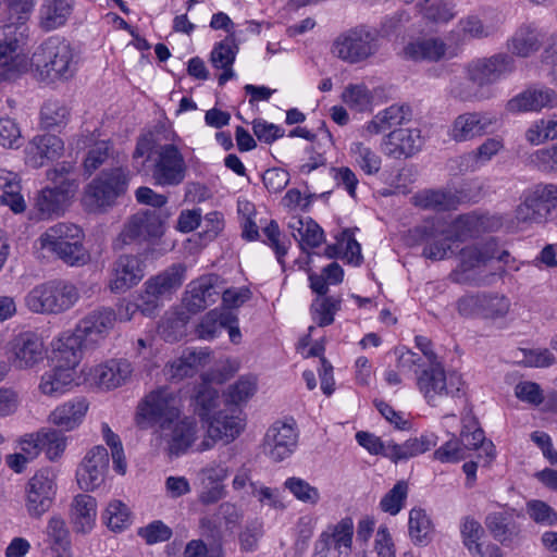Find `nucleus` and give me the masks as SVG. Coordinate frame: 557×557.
Wrapping results in <instances>:
<instances>
[{
  "mask_svg": "<svg viewBox=\"0 0 557 557\" xmlns=\"http://www.w3.org/2000/svg\"><path fill=\"white\" fill-rule=\"evenodd\" d=\"M416 347L426 358L429 366L417 375V386L432 407L447 406L465 396L463 382L456 372L446 373L430 338L418 335Z\"/></svg>",
  "mask_w": 557,
  "mask_h": 557,
  "instance_id": "f257e3e1",
  "label": "nucleus"
},
{
  "mask_svg": "<svg viewBox=\"0 0 557 557\" xmlns=\"http://www.w3.org/2000/svg\"><path fill=\"white\" fill-rule=\"evenodd\" d=\"M460 262L451 271L449 278L457 284L471 286H491L504 272L502 267H491V261L496 259L499 262H507L509 252L498 251L495 240L467 246L460 250Z\"/></svg>",
  "mask_w": 557,
  "mask_h": 557,
  "instance_id": "f03ea898",
  "label": "nucleus"
},
{
  "mask_svg": "<svg viewBox=\"0 0 557 557\" xmlns=\"http://www.w3.org/2000/svg\"><path fill=\"white\" fill-rule=\"evenodd\" d=\"M78 64V55L71 44L62 37L51 36L34 52L32 65L38 78L46 83L72 78Z\"/></svg>",
  "mask_w": 557,
  "mask_h": 557,
  "instance_id": "7ed1b4c3",
  "label": "nucleus"
},
{
  "mask_svg": "<svg viewBox=\"0 0 557 557\" xmlns=\"http://www.w3.org/2000/svg\"><path fill=\"white\" fill-rule=\"evenodd\" d=\"M117 314L113 308L99 307L88 312L72 333H64L58 342L67 349L72 362L81 360L83 350L94 349L113 329Z\"/></svg>",
  "mask_w": 557,
  "mask_h": 557,
  "instance_id": "20e7f679",
  "label": "nucleus"
},
{
  "mask_svg": "<svg viewBox=\"0 0 557 557\" xmlns=\"http://www.w3.org/2000/svg\"><path fill=\"white\" fill-rule=\"evenodd\" d=\"M145 157L154 183L160 186H177L185 177L186 165L182 152L173 144L137 141L133 153L135 160Z\"/></svg>",
  "mask_w": 557,
  "mask_h": 557,
  "instance_id": "39448f33",
  "label": "nucleus"
},
{
  "mask_svg": "<svg viewBox=\"0 0 557 557\" xmlns=\"http://www.w3.org/2000/svg\"><path fill=\"white\" fill-rule=\"evenodd\" d=\"M47 177L53 186L41 189L34 205L37 216L41 220L63 214L78 189L77 176L70 164L62 163L49 170Z\"/></svg>",
  "mask_w": 557,
  "mask_h": 557,
  "instance_id": "423d86ee",
  "label": "nucleus"
},
{
  "mask_svg": "<svg viewBox=\"0 0 557 557\" xmlns=\"http://www.w3.org/2000/svg\"><path fill=\"white\" fill-rule=\"evenodd\" d=\"M185 267L174 263L163 271L150 276L139 294L140 313L153 318L163 307L165 300L172 299L185 281Z\"/></svg>",
  "mask_w": 557,
  "mask_h": 557,
  "instance_id": "0eeeda50",
  "label": "nucleus"
},
{
  "mask_svg": "<svg viewBox=\"0 0 557 557\" xmlns=\"http://www.w3.org/2000/svg\"><path fill=\"white\" fill-rule=\"evenodd\" d=\"M78 298V290L73 284L55 280L32 288L24 304L34 313L59 314L71 309Z\"/></svg>",
  "mask_w": 557,
  "mask_h": 557,
  "instance_id": "6e6552de",
  "label": "nucleus"
},
{
  "mask_svg": "<svg viewBox=\"0 0 557 557\" xmlns=\"http://www.w3.org/2000/svg\"><path fill=\"white\" fill-rule=\"evenodd\" d=\"M182 414L181 397L168 387L150 392L138 405L136 422L140 429L168 428Z\"/></svg>",
  "mask_w": 557,
  "mask_h": 557,
  "instance_id": "1a4fd4ad",
  "label": "nucleus"
},
{
  "mask_svg": "<svg viewBox=\"0 0 557 557\" xmlns=\"http://www.w3.org/2000/svg\"><path fill=\"white\" fill-rule=\"evenodd\" d=\"M128 171L123 168L103 171L85 188L83 201L90 210L112 207L125 194L128 186Z\"/></svg>",
  "mask_w": 557,
  "mask_h": 557,
  "instance_id": "9d476101",
  "label": "nucleus"
},
{
  "mask_svg": "<svg viewBox=\"0 0 557 557\" xmlns=\"http://www.w3.org/2000/svg\"><path fill=\"white\" fill-rule=\"evenodd\" d=\"M379 32L374 27L359 25L341 34L333 44V53L348 63H358L379 50Z\"/></svg>",
  "mask_w": 557,
  "mask_h": 557,
  "instance_id": "9b49d317",
  "label": "nucleus"
},
{
  "mask_svg": "<svg viewBox=\"0 0 557 557\" xmlns=\"http://www.w3.org/2000/svg\"><path fill=\"white\" fill-rule=\"evenodd\" d=\"M8 7L10 18L12 21L0 27V62L5 64L8 59L16 53L17 49L24 44L28 26L26 20L33 11L35 0H4Z\"/></svg>",
  "mask_w": 557,
  "mask_h": 557,
  "instance_id": "f8f14e48",
  "label": "nucleus"
},
{
  "mask_svg": "<svg viewBox=\"0 0 557 557\" xmlns=\"http://www.w3.org/2000/svg\"><path fill=\"white\" fill-rule=\"evenodd\" d=\"M557 209V185L537 184L523 194V201L515 210L519 224L542 223Z\"/></svg>",
  "mask_w": 557,
  "mask_h": 557,
  "instance_id": "ddd939ff",
  "label": "nucleus"
},
{
  "mask_svg": "<svg viewBox=\"0 0 557 557\" xmlns=\"http://www.w3.org/2000/svg\"><path fill=\"white\" fill-rule=\"evenodd\" d=\"M170 216L169 210H139L125 222L120 239L125 245L159 239L164 235Z\"/></svg>",
  "mask_w": 557,
  "mask_h": 557,
  "instance_id": "4468645a",
  "label": "nucleus"
},
{
  "mask_svg": "<svg viewBox=\"0 0 557 557\" xmlns=\"http://www.w3.org/2000/svg\"><path fill=\"white\" fill-rule=\"evenodd\" d=\"M69 355L67 349L61 347V343L58 342L54 348V360L57 363L41 376L39 388L42 394L58 397L73 386L76 376L75 368L81 360L72 362V357Z\"/></svg>",
  "mask_w": 557,
  "mask_h": 557,
  "instance_id": "2eb2a0df",
  "label": "nucleus"
},
{
  "mask_svg": "<svg viewBox=\"0 0 557 557\" xmlns=\"http://www.w3.org/2000/svg\"><path fill=\"white\" fill-rule=\"evenodd\" d=\"M416 244H423L422 256L436 261L444 260L455 253L453 245L457 243L449 228L440 227L435 222H426L410 231Z\"/></svg>",
  "mask_w": 557,
  "mask_h": 557,
  "instance_id": "dca6fc26",
  "label": "nucleus"
},
{
  "mask_svg": "<svg viewBox=\"0 0 557 557\" xmlns=\"http://www.w3.org/2000/svg\"><path fill=\"white\" fill-rule=\"evenodd\" d=\"M411 116V109L407 104H393L377 113L368 124V135H386L388 139H420L419 129H403L396 126Z\"/></svg>",
  "mask_w": 557,
  "mask_h": 557,
  "instance_id": "f3484780",
  "label": "nucleus"
},
{
  "mask_svg": "<svg viewBox=\"0 0 557 557\" xmlns=\"http://www.w3.org/2000/svg\"><path fill=\"white\" fill-rule=\"evenodd\" d=\"M47 356L42 338L34 332L16 335L9 345L8 361L17 370L33 369Z\"/></svg>",
  "mask_w": 557,
  "mask_h": 557,
  "instance_id": "a211bd4d",
  "label": "nucleus"
},
{
  "mask_svg": "<svg viewBox=\"0 0 557 557\" xmlns=\"http://www.w3.org/2000/svg\"><path fill=\"white\" fill-rule=\"evenodd\" d=\"M472 184H469V189L461 187L455 193L444 190H424L418 193L414 197V205L425 209L434 210L437 212L449 211L457 209L461 202H476L480 198L481 186L474 185L476 191L472 194Z\"/></svg>",
  "mask_w": 557,
  "mask_h": 557,
  "instance_id": "6ab92c4d",
  "label": "nucleus"
},
{
  "mask_svg": "<svg viewBox=\"0 0 557 557\" xmlns=\"http://www.w3.org/2000/svg\"><path fill=\"white\" fill-rule=\"evenodd\" d=\"M298 437V431L294 422L276 421L264 435V453L275 462L283 461L296 450Z\"/></svg>",
  "mask_w": 557,
  "mask_h": 557,
  "instance_id": "aec40b11",
  "label": "nucleus"
},
{
  "mask_svg": "<svg viewBox=\"0 0 557 557\" xmlns=\"http://www.w3.org/2000/svg\"><path fill=\"white\" fill-rule=\"evenodd\" d=\"M220 294V276L216 274L203 275L187 285L183 305L189 313L195 314L213 305Z\"/></svg>",
  "mask_w": 557,
  "mask_h": 557,
  "instance_id": "412c9836",
  "label": "nucleus"
},
{
  "mask_svg": "<svg viewBox=\"0 0 557 557\" xmlns=\"http://www.w3.org/2000/svg\"><path fill=\"white\" fill-rule=\"evenodd\" d=\"M515 69L516 62L512 55L496 53L474 62L469 67V78L479 86L491 85L510 75Z\"/></svg>",
  "mask_w": 557,
  "mask_h": 557,
  "instance_id": "4be33fe9",
  "label": "nucleus"
},
{
  "mask_svg": "<svg viewBox=\"0 0 557 557\" xmlns=\"http://www.w3.org/2000/svg\"><path fill=\"white\" fill-rule=\"evenodd\" d=\"M109 461V453L106 447L96 446L91 448L76 472L79 487L84 491H94L99 487L104 481Z\"/></svg>",
  "mask_w": 557,
  "mask_h": 557,
  "instance_id": "5701e85b",
  "label": "nucleus"
},
{
  "mask_svg": "<svg viewBox=\"0 0 557 557\" xmlns=\"http://www.w3.org/2000/svg\"><path fill=\"white\" fill-rule=\"evenodd\" d=\"M159 432L169 455L178 457L185 454L196 441L197 424L193 418L180 417L175 422L169 423L168 428L159 429Z\"/></svg>",
  "mask_w": 557,
  "mask_h": 557,
  "instance_id": "b1692460",
  "label": "nucleus"
},
{
  "mask_svg": "<svg viewBox=\"0 0 557 557\" xmlns=\"http://www.w3.org/2000/svg\"><path fill=\"white\" fill-rule=\"evenodd\" d=\"M145 275V263L139 256L122 255L112 264L109 287L113 293H124L137 285Z\"/></svg>",
  "mask_w": 557,
  "mask_h": 557,
  "instance_id": "393cba45",
  "label": "nucleus"
},
{
  "mask_svg": "<svg viewBox=\"0 0 557 557\" xmlns=\"http://www.w3.org/2000/svg\"><path fill=\"white\" fill-rule=\"evenodd\" d=\"M207 423V438L198 446V451H205L213 447L218 441L225 444L234 441L243 430V421L239 417L228 414L225 411L214 413Z\"/></svg>",
  "mask_w": 557,
  "mask_h": 557,
  "instance_id": "a878e982",
  "label": "nucleus"
},
{
  "mask_svg": "<svg viewBox=\"0 0 557 557\" xmlns=\"http://www.w3.org/2000/svg\"><path fill=\"white\" fill-rule=\"evenodd\" d=\"M498 125L499 121L495 115L478 112L463 113L454 122L453 136L455 139L483 137L494 133Z\"/></svg>",
  "mask_w": 557,
  "mask_h": 557,
  "instance_id": "bb28decb",
  "label": "nucleus"
},
{
  "mask_svg": "<svg viewBox=\"0 0 557 557\" xmlns=\"http://www.w3.org/2000/svg\"><path fill=\"white\" fill-rule=\"evenodd\" d=\"M54 482L49 472H37L28 482L27 510L33 517H40L52 504Z\"/></svg>",
  "mask_w": 557,
  "mask_h": 557,
  "instance_id": "cd10ccee",
  "label": "nucleus"
},
{
  "mask_svg": "<svg viewBox=\"0 0 557 557\" xmlns=\"http://www.w3.org/2000/svg\"><path fill=\"white\" fill-rule=\"evenodd\" d=\"M459 441L466 448V454L471 450H479V457L484 458L485 463H490L495 457V446L487 441L484 431L479 426L474 417L466 416L462 418V429Z\"/></svg>",
  "mask_w": 557,
  "mask_h": 557,
  "instance_id": "c85d7f7f",
  "label": "nucleus"
},
{
  "mask_svg": "<svg viewBox=\"0 0 557 557\" xmlns=\"http://www.w3.org/2000/svg\"><path fill=\"white\" fill-rule=\"evenodd\" d=\"M84 233L79 226L69 222H59L39 237L40 247L51 253L60 250L74 240H83Z\"/></svg>",
  "mask_w": 557,
  "mask_h": 557,
  "instance_id": "c756f323",
  "label": "nucleus"
},
{
  "mask_svg": "<svg viewBox=\"0 0 557 557\" xmlns=\"http://www.w3.org/2000/svg\"><path fill=\"white\" fill-rule=\"evenodd\" d=\"M557 104V94L550 88L528 89L507 102L510 112L537 111Z\"/></svg>",
  "mask_w": 557,
  "mask_h": 557,
  "instance_id": "7c9ffc66",
  "label": "nucleus"
},
{
  "mask_svg": "<svg viewBox=\"0 0 557 557\" xmlns=\"http://www.w3.org/2000/svg\"><path fill=\"white\" fill-rule=\"evenodd\" d=\"M88 410V403L84 397H76L58 406L50 413V422L63 431L77 428L84 420Z\"/></svg>",
  "mask_w": 557,
  "mask_h": 557,
  "instance_id": "2f4dec72",
  "label": "nucleus"
},
{
  "mask_svg": "<svg viewBox=\"0 0 557 557\" xmlns=\"http://www.w3.org/2000/svg\"><path fill=\"white\" fill-rule=\"evenodd\" d=\"M132 372V366L127 360L112 359L95 368L94 379L100 387L112 389L124 384Z\"/></svg>",
  "mask_w": 557,
  "mask_h": 557,
  "instance_id": "473e14b6",
  "label": "nucleus"
},
{
  "mask_svg": "<svg viewBox=\"0 0 557 557\" xmlns=\"http://www.w3.org/2000/svg\"><path fill=\"white\" fill-rule=\"evenodd\" d=\"M438 437L432 432L422 433L419 437L407 440L403 444L391 443L387 458L394 462L408 460L430 450L437 444Z\"/></svg>",
  "mask_w": 557,
  "mask_h": 557,
  "instance_id": "72a5a7b5",
  "label": "nucleus"
},
{
  "mask_svg": "<svg viewBox=\"0 0 557 557\" xmlns=\"http://www.w3.org/2000/svg\"><path fill=\"white\" fill-rule=\"evenodd\" d=\"M448 228L457 243H463L486 232L490 228V219L475 212L461 214L451 222Z\"/></svg>",
  "mask_w": 557,
  "mask_h": 557,
  "instance_id": "f704fd0d",
  "label": "nucleus"
},
{
  "mask_svg": "<svg viewBox=\"0 0 557 557\" xmlns=\"http://www.w3.org/2000/svg\"><path fill=\"white\" fill-rule=\"evenodd\" d=\"M71 517L74 530L77 533H89L97 517V502L86 494H79L74 497L71 506Z\"/></svg>",
  "mask_w": 557,
  "mask_h": 557,
  "instance_id": "c9c22d12",
  "label": "nucleus"
},
{
  "mask_svg": "<svg viewBox=\"0 0 557 557\" xmlns=\"http://www.w3.org/2000/svg\"><path fill=\"white\" fill-rule=\"evenodd\" d=\"M74 0H44L40 8V26L52 30L65 24L72 13Z\"/></svg>",
  "mask_w": 557,
  "mask_h": 557,
  "instance_id": "e433bc0d",
  "label": "nucleus"
},
{
  "mask_svg": "<svg viewBox=\"0 0 557 557\" xmlns=\"http://www.w3.org/2000/svg\"><path fill=\"white\" fill-rule=\"evenodd\" d=\"M67 109L58 101H47L41 108V127L48 132L47 136L57 139V134L66 124ZM33 139H46L44 136H35Z\"/></svg>",
  "mask_w": 557,
  "mask_h": 557,
  "instance_id": "4c0bfd02",
  "label": "nucleus"
},
{
  "mask_svg": "<svg viewBox=\"0 0 557 557\" xmlns=\"http://www.w3.org/2000/svg\"><path fill=\"white\" fill-rule=\"evenodd\" d=\"M541 46V35L532 25L519 27L511 39L508 41V48L512 54L518 57H529L537 51Z\"/></svg>",
  "mask_w": 557,
  "mask_h": 557,
  "instance_id": "58836bf2",
  "label": "nucleus"
},
{
  "mask_svg": "<svg viewBox=\"0 0 557 557\" xmlns=\"http://www.w3.org/2000/svg\"><path fill=\"white\" fill-rule=\"evenodd\" d=\"M446 52V45L437 38L418 40L408 44L404 53L406 58L413 61L428 60L438 61Z\"/></svg>",
  "mask_w": 557,
  "mask_h": 557,
  "instance_id": "ea45409f",
  "label": "nucleus"
},
{
  "mask_svg": "<svg viewBox=\"0 0 557 557\" xmlns=\"http://www.w3.org/2000/svg\"><path fill=\"white\" fill-rule=\"evenodd\" d=\"M236 315L230 311H220L213 309L209 311L200 321L196 329V334L201 339H213L230 322H235Z\"/></svg>",
  "mask_w": 557,
  "mask_h": 557,
  "instance_id": "a19ab883",
  "label": "nucleus"
},
{
  "mask_svg": "<svg viewBox=\"0 0 557 557\" xmlns=\"http://www.w3.org/2000/svg\"><path fill=\"white\" fill-rule=\"evenodd\" d=\"M219 404V392L211 386L207 381H202L196 391L191 400L195 413L203 422L212 419L211 413L215 410Z\"/></svg>",
  "mask_w": 557,
  "mask_h": 557,
  "instance_id": "79ce46f5",
  "label": "nucleus"
},
{
  "mask_svg": "<svg viewBox=\"0 0 557 557\" xmlns=\"http://www.w3.org/2000/svg\"><path fill=\"white\" fill-rule=\"evenodd\" d=\"M64 141H29L26 147L27 163L34 168L45 165L47 160H54L59 158L64 149Z\"/></svg>",
  "mask_w": 557,
  "mask_h": 557,
  "instance_id": "37998d69",
  "label": "nucleus"
},
{
  "mask_svg": "<svg viewBox=\"0 0 557 557\" xmlns=\"http://www.w3.org/2000/svg\"><path fill=\"white\" fill-rule=\"evenodd\" d=\"M341 308L342 299L339 297H317L310 306V312L315 324L324 327L334 322V317Z\"/></svg>",
  "mask_w": 557,
  "mask_h": 557,
  "instance_id": "c03bdc74",
  "label": "nucleus"
},
{
  "mask_svg": "<svg viewBox=\"0 0 557 557\" xmlns=\"http://www.w3.org/2000/svg\"><path fill=\"white\" fill-rule=\"evenodd\" d=\"M502 148V141H484L478 148L476 152H471L459 158L457 161L459 162V171H475L481 165L490 161Z\"/></svg>",
  "mask_w": 557,
  "mask_h": 557,
  "instance_id": "a18cd8bd",
  "label": "nucleus"
},
{
  "mask_svg": "<svg viewBox=\"0 0 557 557\" xmlns=\"http://www.w3.org/2000/svg\"><path fill=\"white\" fill-rule=\"evenodd\" d=\"M238 49L235 35H227L223 40L214 44L210 53L211 65L214 69L233 65L238 53Z\"/></svg>",
  "mask_w": 557,
  "mask_h": 557,
  "instance_id": "49530a36",
  "label": "nucleus"
},
{
  "mask_svg": "<svg viewBox=\"0 0 557 557\" xmlns=\"http://www.w3.org/2000/svg\"><path fill=\"white\" fill-rule=\"evenodd\" d=\"M202 352L187 351L181 358L174 360L168 369V376L173 381H181L185 377L193 376L203 358Z\"/></svg>",
  "mask_w": 557,
  "mask_h": 557,
  "instance_id": "de8ad7c7",
  "label": "nucleus"
},
{
  "mask_svg": "<svg viewBox=\"0 0 557 557\" xmlns=\"http://www.w3.org/2000/svg\"><path fill=\"white\" fill-rule=\"evenodd\" d=\"M333 148V143L311 141L305 150L304 163L299 170L302 174H309L319 166L325 165L327 152Z\"/></svg>",
  "mask_w": 557,
  "mask_h": 557,
  "instance_id": "09e8293b",
  "label": "nucleus"
},
{
  "mask_svg": "<svg viewBox=\"0 0 557 557\" xmlns=\"http://www.w3.org/2000/svg\"><path fill=\"white\" fill-rule=\"evenodd\" d=\"M409 535L416 544H426L432 531V522L425 510L412 508L409 512Z\"/></svg>",
  "mask_w": 557,
  "mask_h": 557,
  "instance_id": "8fccbe9b",
  "label": "nucleus"
},
{
  "mask_svg": "<svg viewBox=\"0 0 557 557\" xmlns=\"http://www.w3.org/2000/svg\"><path fill=\"white\" fill-rule=\"evenodd\" d=\"M485 525L493 537L500 543L511 541L517 533L509 517L504 512L488 513L485 518Z\"/></svg>",
  "mask_w": 557,
  "mask_h": 557,
  "instance_id": "3c124183",
  "label": "nucleus"
},
{
  "mask_svg": "<svg viewBox=\"0 0 557 557\" xmlns=\"http://www.w3.org/2000/svg\"><path fill=\"white\" fill-rule=\"evenodd\" d=\"M102 520L112 531H122L131 524V512L121 500H112L102 515Z\"/></svg>",
  "mask_w": 557,
  "mask_h": 557,
  "instance_id": "603ef678",
  "label": "nucleus"
},
{
  "mask_svg": "<svg viewBox=\"0 0 557 557\" xmlns=\"http://www.w3.org/2000/svg\"><path fill=\"white\" fill-rule=\"evenodd\" d=\"M41 451L51 461L58 459L66 447V438L61 431L41 429L39 431Z\"/></svg>",
  "mask_w": 557,
  "mask_h": 557,
  "instance_id": "864d4df0",
  "label": "nucleus"
},
{
  "mask_svg": "<svg viewBox=\"0 0 557 557\" xmlns=\"http://www.w3.org/2000/svg\"><path fill=\"white\" fill-rule=\"evenodd\" d=\"M188 319V315L184 311L166 313L159 325L162 336L169 342L177 341L183 336Z\"/></svg>",
  "mask_w": 557,
  "mask_h": 557,
  "instance_id": "5fc2aeb1",
  "label": "nucleus"
},
{
  "mask_svg": "<svg viewBox=\"0 0 557 557\" xmlns=\"http://www.w3.org/2000/svg\"><path fill=\"white\" fill-rule=\"evenodd\" d=\"M323 534L329 535V540L334 542L336 548L345 547L350 549L354 536V521L350 517L343 518L339 522L329 525Z\"/></svg>",
  "mask_w": 557,
  "mask_h": 557,
  "instance_id": "6e6d98bb",
  "label": "nucleus"
},
{
  "mask_svg": "<svg viewBox=\"0 0 557 557\" xmlns=\"http://www.w3.org/2000/svg\"><path fill=\"white\" fill-rule=\"evenodd\" d=\"M284 487L288 490L296 499L306 504L315 505L321 498L319 490L300 478H288L284 482Z\"/></svg>",
  "mask_w": 557,
  "mask_h": 557,
  "instance_id": "4d7b16f0",
  "label": "nucleus"
},
{
  "mask_svg": "<svg viewBox=\"0 0 557 557\" xmlns=\"http://www.w3.org/2000/svg\"><path fill=\"white\" fill-rule=\"evenodd\" d=\"M481 318L500 319L504 318L510 309V300L504 295L483 293Z\"/></svg>",
  "mask_w": 557,
  "mask_h": 557,
  "instance_id": "13d9d810",
  "label": "nucleus"
},
{
  "mask_svg": "<svg viewBox=\"0 0 557 557\" xmlns=\"http://www.w3.org/2000/svg\"><path fill=\"white\" fill-rule=\"evenodd\" d=\"M53 255L70 267H82L90 260V255L84 247L83 240H77V243L74 240Z\"/></svg>",
  "mask_w": 557,
  "mask_h": 557,
  "instance_id": "bf43d9fd",
  "label": "nucleus"
},
{
  "mask_svg": "<svg viewBox=\"0 0 557 557\" xmlns=\"http://www.w3.org/2000/svg\"><path fill=\"white\" fill-rule=\"evenodd\" d=\"M407 495V482L398 481L393 488L383 496L380 502V507L384 512L395 516L401 510Z\"/></svg>",
  "mask_w": 557,
  "mask_h": 557,
  "instance_id": "052dcab7",
  "label": "nucleus"
},
{
  "mask_svg": "<svg viewBox=\"0 0 557 557\" xmlns=\"http://www.w3.org/2000/svg\"><path fill=\"white\" fill-rule=\"evenodd\" d=\"M257 391L255 376H242L227 388V399L231 404L238 405L247 401Z\"/></svg>",
  "mask_w": 557,
  "mask_h": 557,
  "instance_id": "680f3d73",
  "label": "nucleus"
},
{
  "mask_svg": "<svg viewBox=\"0 0 557 557\" xmlns=\"http://www.w3.org/2000/svg\"><path fill=\"white\" fill-rule=\"evenodd\" d=\"M48 546L71 548L70 532L65 521L60 517H51L47 525Z\"/></svg>",
  "mask_w": 557,
  "mask_h": 557,
  "instance_id": "e2e57ef3",
  "label": "nucleus"
},
{
  "mask_svg": "<svg viewBox=\"0 0 557 557\" xmlns=\"http://www.w3.org/2000/svg\"><path fill=\"white\" fill-rule=\"evenodd\" d=\"M356 162L369 175L375 174L381 169V159L377 154L366 147L363 143L358 141L351 147Z\"/></svg>",
  "mask_w": 557,
  "mask_h": 557,
  "instance_id": "0e129e2a",
  "label": "nucleus"
},
{
  "mask_svg": "<svg viewBox=\"0 0 557 557\" xmlns=\"http://www.w3.org/2000/svg\"><path fill=\"white\" fill-rule=\"evenodd\" d=\"M433 458L443 463H455L468 458V454L459 438L453 435L449 441L434 451Z\"/></svg>",
  "mask_w": 557,
  "mask_h": 557,
  "instance_id": "69168bd1",
  "label": "nucleus"
},
{
  "mask_svg": "<svg viewBox=\"0 0 557 557\" xmlns=\"http://www.w3.org/2000/svg\"><path fill=\"white\" fill-rule=\"evenodd\" d=\"M527 512L539 524L553 525L557 522V512L543 500L532 499L528 502Z\"/></svg>",
  "mask_w": 557,
  "mask_h": 557,
  "instance_id": "338daca9",
  "label": "nucleus"
},
{
  "mask_svg": "<svg viewBox=\"0 0 557 557\" xmlns=\"http://www.w3.org/2000/svg\"><path fill=\"white\" fill-rule=\"evenodd\" d=\"M137 534L148 545L165 542L172 537V529L161 520H154L147 525L139 528Z\"/></svg>",
  "mask_w": 557,
  "mask_h": 557,
  "instance_id": "774afa93",
  "label": "nucleus"
}]
</instances>
